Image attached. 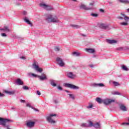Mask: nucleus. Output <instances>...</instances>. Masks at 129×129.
<instances>
[{
	"label": "nucleus",
	"mask_w": 129,
	"mask_h": 129,
	"mask_svg": "<svg viewBox=\"0 0 129 129\" xmlns=\"http://www.w3.org/2000/svg\"><path fill=\"white\" fill-rule=\"evenodd\" d=\"M70 26L72 27L73 29H79L80 28V26L76 25H71Z\"/></svg>",
	"instance_id": "nucleus-27"
},
{
	"label": "nucleus",
	"mask_w": 129,
	"mask_h": 129,
	"mask_svg": "<svg viewBox=\"0 0 129 129\" xmlns=\"http://www.w3.org/2000/svg\"><path fill=\"white\" fill-rule=\"evenodd\" d=\"M19 1H20L21 2H23V1H24V0H19Z\"/></svg>",
	"instance_id": "nucleus-57"
},
{
	"label": "nucleus",
	"mask_w": 129,
	"mask_h": 129,
	"mask_svg": "<svg viewBox=\"0 0 129 129\" xmlns=\"http://www.w3.org/2000/svg\"><path fill=\"white\" fill-rule=\"evenodd\" d=\"M45 21H46L47 23H59V19H58V17H57V16H54L53 17V15L51 14H47L46 15Z\"/></svg>",
	"instance_id": "nucleus-1"
},
{
	"label": "nucleus",
	"mask_w": 129,
	"mask_h": 129,
	"mask_svg": "<svg viewBox=\"0 0 129 129\" xmlns=\"http://www.w3.org/2000/svg\"><path fill=\"white\" fill-rule=\"evenodd\" d=\"M92 126H94L95 128H100V124L98 122L93 124L92 122Z\"/></svg>",
	"instance_id": "nucleus-22"
},
{
	"label": "nucleus",
	"mask_w": 129,
	"mask_h": 129,
	"mask_svg": "<svg viewBox=\"0 0 129 129\" xmlns=\"http://www.w3.org/2000/svg\"><path fill=\"white\" fill-rule=\"evenodd\" d=\"M5 96H6V95L0 92V97H5Z\"/></svg>",
	"instance_id": "nucleus-41"
},
{
	"label": "nucleus",
	"mask_w": 129,
	"mask_h": 129,
	"mask_svg": "<svg viewBox=\"0 0 129 129\" xmlns=\"http://www.w3.org/2000/svg\"><path fill=\"white\" fill-rule=\"evenodd\" d=\"M50 85H51L53 87H55V86H57V84H56V83H55V80H50Z\"/></svg>",
	"instance_id": "nucleus-24"
},
{
	"label": "nucleus",
	"mask_w": 129,
	"mask_h": 129,
	"mask_svg": "<svg viewBox=\"0 0 129 129\" xmlns=\"http://www.w3.org/2000/svg\"><path fill=\"white\" fill-rule=\"evenodd\" d=\"M90 67H91V68H92V67H93V64L90 65Z\"/></svg>",
	"instance_id": "nucleus-52"
},
{
	"label": "nucleus",
	"mask_w": 129,
	"mask_h": 129,
	"mask_svg": "<svg viewBox=\"0 0 129 129\" xmlns=\"http://www.w3.org/2000/svg\"><path fill=\"white\" fill-rule=\"evenodd\" d=\"M113 95H121V94L117 91H114L112 93Z\"/></svg>",
	"instance_id": "nucleus-30"
},
{
	"label": "nucleus",
	"mask_w": 129,
	"mask_h": 129,
	"mask_svg": "<svg viewBox=\"0 0 129 129\" xmlns=\"http://www.w3.org/2000/svg\"><path fill=\"white\" fill-rule=\"evenodd\" d=\"M23 89L24 90H28V89H29V87L27 86H24L23 87Z\"/></svg>",
	"instance_id": "nucleus-39"
},
{
	"label": "nucleus",
	"mask_w": 129,
	"mask_h": 129,
	"mask_svg": "<svg viewBox=\"0 0 129 129\" xmlns=\"http://www.w3.org/2000/svg\"><path fill=\"white\" fill-rule=\"evenodd\" d=\"M86 52H87L88 53H91V54L94 53V52H95V50H94V49L93 48H87L85 49Z\"/></svg>",
	"instance_id": "nucleus-20"
},
{
	"label": "nucleus",
	"mask_w": 129,
	"mask_h": 129,
	"mask_svg": "<svg viewBox=\"0 0 129 129\" xmlns=\"http://www.w3.org/2000/svg\"><path fill=\"white\" fill-rule=\"evenodd\" d=\"M99 28L103 30H108L109 29V24H106L104 23H101L99 25Z\"/></svg>",
	"instance_id": "nucleus-11"
},
{
	"label": "nucleus",
	"mask_w": 129,
	"mask_h": 129,
	"mask_svg": "<svg viewBox=\"0 0 129 129\" xmlns=\"http://www.w3.org/2000/svg\"><path fill=\"white\" fill-rule=\"evenodd\" d=\"M20 58L21 59H23V60H25V59H26V57H25V56H21V57H20Z\"/></svg>",
	"instance_id": "nucleus-49"
},
{
	"label": "nucleus",
	"mask_w": 129,
	"mask_h": 129,
	"mask_svg": "<svg viewBox=\"0 0 129 129\" xmlns=\"http://www.w3.org/2000/svg\"><path fill=\"white\" fill-rule=\"evenodd\" d=\"M92 107H93V105H92V103H89V105L88 106H87V108H88V109H90V108H92Z\"/></svg>",
	"instance_id": "nucleus-35"
},
{
	"label": "nucleus",
	"mask_w": 129,
	"mask_h": 129,
	"mask_svg": "<svg viewBox=\"0 0 129 129\" xmlns=\"http://www.w3.org/2000/svg\"><path fill=\"white\" fill-rule=\"evenodd\" d=\"M72 54L73 55V56H75L76 57H78V56L80 55V53L77 52H73L72 53Z\"/></svg>",
	"instance_id": "nucleus-29"
},
{
	"label": "nucleus",
	"mask_w": 129,
	"mask_h": 129,
	"mask_svg": "<svg viewBox=\"0 0 129 129\" xmlns=\"http://www.w3.org/2000/svg\"><path fill=\"white\" fill-rule=\"evenodd\" d=\"M116 51H124V50H128V47H117L115 49Z\"/></svg>",
	"instance_id": "nucleus-16"
},
{
	"label": "nucleus",
	"mask_w": 129,
	"mask_h": 129,
	"mask_svg": "<svg viewBox=\"0 0 129 129\" xmlns=\"http://www.w3.org/2000/svg\"><path fill=\"white\" fill-rule=\"evenodd\" d=\"M106 42L108 44H116V43H117V41L115 40H110V39H106Z\"/></svg>",
	"instance_id": "nucleus-18"
},
{
	"label": "nucleus",
	"mask_w": 129,
	"mask_h": 129,
	"mask_svg": "<svg viewBox=\"0 0 129 129\" xmlns=\"http://www.w3.org/2000/svg\"><path fill=\"white\" fill-rule=\"evenodd\" d=\"M116 19L117 20H123V17H122L121 16H118L116 17Z\"/></svg>",
	"instance_id": "nucleus-38"
},
{
	"label": "nucleus",
	"mask_w": 129,
	"mask_h": 129,
	"mask_svg": "<svg viewBox=\"0 0 129 129\" xmlns=\"http://www.w3.org/2000/svg\"><path fill=\"white\" fill-rule=\"evenodd\" d=\"M23 15H24V16H26V15L27 14V11H23Z\"/></svg>",
	"instance_id": "nucleus-48"
},
{
	"label": "nucleus",
	"mask_w": 129,
	"mask_h": 129,
	"mask_svg": "<svg viewBox=\"0 0 129 129\" xmlns=\"http://www.w3.org/2000/svg\"><path fill=\"white\" fill-rule=\"evenodd\" d=\"M64 91L66 92H67L68 93H69V91H68V90H64Z\"/></svg>",
	"instance_id": "nucleus-53"
},
{
	"label": "nucleus",
	"mask_w": 129,
	"mask_h": 129,
	"mask_svg": "<svg viewBox=\"0 0 129 129\" xmlns=\"http://www.w3.org/2000/svg\"><path fill=\"white\" fill-rule=\"evenodd\" d=\"M120 15H121V16H122V17H124V21H125V22H122L120 23V25L121 26H128V25L129 17L126 16L125 15V14H124L122 13H121Z\"/></svg>",
	"instance_id": "nucleus-4"
},
{
	"label": "nucleus",
	"mask_w": 129,
	"mask_h": 129,
	"mask_svg": "<svg viewBox=\"0 0 129 129\" xmlns=\"http://www.w3.org/2000/svg\"><path fill=\"white\" fill-rule=\"evenodd\" d=\"M57 89H58V90H60V91L63 90V89H62V88L60 86H57Z\"/></svg>",
	"instance_id": "nucleus-42"
},
{
	"label": "nucleus",
	"mask_w": 129,
	"mask_h": 129,
	"mask_svg": "<svg viewBox=\"0 0 129 129\" xmlns=\"http://www.w3.org/2000/svg\"><path fill=\"white\" fill-rule=\"evenodd\" d=\"M60 50V48L59 46H55L54 51H55V52H59Z\"/></svg>",
	"instance_id": "nucleus-33"
},
{
	"label": "nucleus",
	"mask_w": 129,
	"mask_h": 129,
	"mask_svg": "<svg viewBox=\"0 0 129 129\" xmlns=\"http://www.w3.org/2000/svg\"><path fill=\"white\" fill-rule=\"evenodd\" d=\"M2 37H8V35L6 33H1Z\"/></svg>",
	"instance_id": "nucleus-40"
},
{
	"label": "nucleus",
	"mask_w": 129,
	"mask_h": 129,
	"mask_svg": "<svg viewBox=\"0 0 129 129\" xmlns=\"http://www.w3.org/2000/svg\"><path fill=\"white\" fill-rule=\"evenodd\" d=\"M91 16L93 18H97V17H98V14L96 13H91Z\"/></svg>",
	"instance_id": "nucleus-32"
},
{
	"label": "nucleus",
	"mask_w": 129,
	"mask_h": 129,
	"mask_svg": "<svg viewBox=\"0 0 129 129\" xmlns=\"http://www.w3.org/2000/svg\"><path fill=\"white\" fill-rule=\"evenodd\" d=\"M37 77L39 78L41 81H44V80H47L48 78L45 74H42L41 76L37 75Z\"/></svg>",
	"instance_id": "nucleus-12"
},
{
	"label": "nucleus",
	"mask_w": 129,
	"mask_h": 129,
	"mask_svg": "<svg viewBox=\"0 0 129 129\" xmlns=\"http://www.w3.org/2000/svg\"><path fill=\"white\" fill-rule=\"evenodd\" d=\"M32 68L33 69H35L36 71L37 72H39L40 73H41V72H43V69L40 68L39 67V63L37 62L36 61H34L32 64Z\"/></svg>",
	"instance_id": "nucleus-3"
},
{
	"label": "nucleus",
	"mask_w": 129,
	"mask_h": 129,
	"mask_svg": "<svg viewBox=\"0 0 129 129\" xmlns=\"http://www.w3.org/2000/svg\"><path fill=\"white\" fill-rule=\"evenodd\" d=\"M56 114H50L49 116H47L46 119L48 122H49V123H55L56 121L52 119V117L56 116Z\"/></svg>",
	"instance_id": "nucleus-6"
},
{
	"label": "nucleus",
	"mask_w": 129,
	"mask_h": 129,
	"mask_svg": "<svg viewBox=\"0 0 129 129\" xmlns=\"http://www.w3.org/2000/svg\"><path fill=\"white\" fill-rule=\"evenodd\" d=\"M122 69L123 70H124V71H129V69L127 68L126 67V66H123L122 67Z\"/></svg>",
	"instance_id": "nucleus-31"
},
{
	"label": "nucleus",
	"mask_w": 129,
	"mask_h": 129,
	"mask_svg": "<svg viewBox=\"0 0 129 129\" xmlns=\"http://www.w3.org/2000/svg\"><path fill=\"white\" fill-rule=\"evenodd\" d=\"M69 95L70 98H72V99H75V97L74 96L73 94H69Z\"/></svg>",
	"instance_id": "nucleus-37"
},
{
	"label": "nucleus",
	"mask_w": 129,
	"mask_h": 129,
	"mask_svg": "<svg viewBox=\"0 0 129 129\" xmlns=\"http://www.w3.org/2000/svg\"><path fill=\"white\" fill-rule=\"evenodd\" d=\"M16 83L17 85H24V82H23L21 79L16 80Z\"/></svg>",
	"instance_id": "nucleus-17"
},
{
	"label": "nucleus",
	"mask_w": 129,
	"mask_h": 129,
	"mask_svg": "<svg viewBox=\"0 0 129 129\" xmlns=\"http://www.w3.org/2000/svg\"><path fill=\"white\" fill-rule=\"evenodd\" d=\"M119 108L121 110H122V111H126V110H127L126 107H125L123 104L120 105Z\"/></svg>",
	"instance_id": "nucleus-21"
},
{
	"label": "nucleus",
	"mask_w": 129,
	"mask_h": 129,
	"mask_svg": "<svg viewBox=\"0 0 129 129\" xmlns=\"http://www.w3.org/2000/svg\"><path fill=\"white\" fill-rule=\"evenodd\" d=\"M81 126H83V127H92V121H89L88 123H82L81 125Z\"/></svg>",
	"instance_id": "nucleus-13"
},
{
	"label": "nucleus",
	"mask_w": 129,
	"mask_h": 129,
	"mask_svg": "<svg viewBox=\"0 0 129 129\" xmlns=\"http://www.w3.org/2000/svg\"><path fill=\"white\" fill-rule=\"evenodd\" d=\"M96 101H97V102H98L99 103H101V102H102V100L100 98H97L96 99Z\"/></svg>",
	"instance_id": "nucleus-34"
},
{
	"label": "nucleus",
	"mask_w": 129,
	"mask_h": 129,
	"mask_svg": "<svg viewBox=\"0 0 129 129\" xmlns=\"http://www.w3.org/2000/svg\"><path fill=\"white\" fill-rule=\"evenodd\" d=\"M11 109H16V108H15V107H12V108H11Z\"/></svg>",
	"instance_id": "nucleus-55"
},
{
	"label": "nucleus",
	"mask_w": 129,
	"mask_h": 129,
	"mask_svg": "<svg viewBox=\"0 0 129 129\" xmlns=\"http://www.w3.org/2000/svg\"><path fill=\"white\" fill-rule=\"evenodd\" d=\"M39 6L41 8H42V9L46 10V11H53V10H54V8H53V7L48 6L44 3H40Z\"/></svg>",
	"instance_id": "nucleus-5"
},
{
	"label": "nucleus",
	"mask_w": 129,
	"mask_h": 129,
	"mask_svg": "<svg viewBox=\"0 0 129 129\" xmlns=\"http://www.w3.org/2000/svg\"><path fill=\"white\" fill-rule=\"evenodd\" d=\"M115 102V99H105L103 100V102L105 105H108V104H110V103H112V102Z\"/></svg>",
	"instance_id": "nucleus-9"
},
{
	"label": "nucleus",
	"mask_w": 129,
	"mask_h": 129,
	"mask_svg": "<svg viewBox=\"0 0 129 129\" xmlns=\"http://www.w3.org/2000/svg\"><path fill=\"white\" fill-rule=\"evenodd\" d=\"M4 92L7 94H9V95H14V94L16 93V91L14 90V91H9L7 90H5Z\"/></svg>",
	"instance_id": "nucleus-19"
},
{
	"label": "nucleus",
	"mask_w": 129,
	"mask_h": 129,
	"mask_svg": "<svg viewBox=\"0 0 129 129\" xmlns=\"http://www.w3.org/2000/svg\"><path fill=\"white\" fill-rule=\"evenodd\" d=\"M111 82H112V83H113V84H114V86H118V85H119V84L115 81H110L109 82V83H111Z\"/></svg>",
	"instance_id": "nucleus-28"
},
{
	"label": "nucleus",
	"mask_w": 129,
	"mask_h": 129,
	"mask_svg": "<svg viewBox=\"0 0 129 129\" xmlns=\"http://www.w3.org/2000/svg\"><path fill=\"white\" fill-rule=\"evenodd\" d=\"M66 75L68 78H70V79H75V78H76V75H74L73 73L71 72H67Z\"/></svg>",
	"instance_id": "nucleus-10"
},
{
	"label": "nucleus",
	"mask_w": 129,
	"mask_h": 129,
	"mask_svg": "<svg viewBox=\"0 0 129 129\" xmlns=\"http://www.w3.org/2000/svg\"><path fill=\"white\" fill-rule=\"evenodd\" d=\"M20 102H21L22 103H25V102H26V101L25 100L21 99Z\"/></svg>",
	"instance_id": "nucleus-46"
},
{
	"label": "nucleus",
	"mask_w": 129,
	"mask_h": 129,
	"mask_svg": "<svg viewBox=\"0 0 129 129\" xmlns=\"http://www.w3.org/2000/svg\"><path fill=\"white\" fill-rule=\"evenodd\" d=\"M35 123H36V122L34 121H28L27 122L26 125L28 127H33L35 125Z\"/></svg>",
	"instance_id": "nucleus-15"
},
{
	"label": "nucleus",
	"mask_w": 129,
	"mask_h": 129,
	"mask_svg": "<svg viewBox=\"0 0 129 129\" xmlns=\"http://www.w3.org/2000/svg\"><path fill=\"white\" fill-rule=\"evenodd\" d=\"M36 94H37V95H41V92H40L39 91H37Z\"/></svg>",
	"instance_id": "nucleus-47"
},
{
	"label": "nucleus",
	"mask_w": 129,
	"mask_h": 129,
	"mask_svg": "<svg viewBox=\"0 0 129 129\" xmlns=\"http://www.w3.org/2000/svg\"><path fill=\"white\" fill-rule=\"evenodd\" d=\"M73 2H77V0H72Z\"/></svg>",
	"instance_id": "nucleus-56"
},
{
	"label": "nucleus",
	"mask_w": 129,
	"mask_h": 129,
	"mask_svg": "<svg viewBox=\"0 0 129 129\" xmlns=\"http://www.w3.org/2000/svg\"><path fill=\"white\" fill-rule=\"evenodd\" d=\"M126 11H127V13H129V8H128V9H126Z\"/></svg>",
	"instance_id": "nucleus-54"
},
{
	"label": "nucleus",
	"mask_w": 129,
	"mask_h": 129,
	"mask_svg": "<svg viewBox=\"0 0 129 129\" xmlns=\"http://www.w3.org/2000/svg\"><path fill=\"white\" fill-rule=\"evenodd\" d=\"M21 4L18 2H16V6H21Z\"/></svg>",
	"instance_id": "nucleus-44"
},
{
	"label": "nucleus",
	"mask_w": 129,
	"mask_h": 129,
	"mask_svg": "<svg viewBox=\"0 0 129 129\" xmlns=\"http://www.w3.org/2000/svg\"><path fill=\"white\" fill-rule=\"evenodd\" d=\"M64 86H66V87H68V88H71V89H75L76 90L80 88L78 86H75L73 84H68V83L65 84Z\"/></svg>",
	"instance_id": "nucleus-8"
},
{
	"label": "nucleus",
	"mask_w": 129,
	"mask_h": 129,
	"mask_svg": "<svg viewBox=\"0 0 129 129\" xmlns=\"http://www.w3.org/2000/svg\"><path fill=\"white\" fill-rule=\"evenodd\" d=\"M100 12H101V13H104V10H103V9H100Z\"/></svg>",
	"instance_id": "nucleus-51"
},
{
	"label": "nucleus",
	"mask_w": 129,
	"mask_h": 129,
	"mask_svg": "<svg viewBox=\"0 0 129 129\" xmlns=\"http://www.w3.org/2000/svg\"><path fill=\"white\" fill-rule=\"evenodd\" d=\"M81 36H82V37H86V35L83 34H81Z\"/></svg>",
	"instance_id": "nucleus-50"
},
{
	"label": "nucleus",
	"mask_w": 129,
	"mask_h": 129,
	"mask_svg": "<svg viewBox=\"0 0 129 129\" xmlns=\"http://www.w3.org/2000/svg\"><path fill=\"white\" fill-rule=\"evenodd\" d=\"M56 61L59 67H64L65 66V62L63 61V59L61 57H57Z\"/></svg>",
	"instance_id": "nucleus-7"
},
{
	"label": "nucleus",
	"mask_w": 129,
	"mask_h": 129,
	"mask_svg": "<svg viewBox=\"0 0 129 129\" xmlns=\"http://www.w3.org/2000/svg\"><path fill=\"white\" fill-rule=\"evenodd\" d=\"M128 122H129V118H128Z\"/></svg>",
	"instance_id": "nucleus-58"
},
{
	"label": "nucleus",
	"mask_w": 129,
	"mask_h": 129,
	"mask_svg": "<svg viewBox=\"0 0 129 129\" xmlns=\"http://www.w3.org/2000/svg\"><path fill=\"white\" fill-rule=\"evenodd\" d=\"M24 22H25V23H26V24H28V25H29V26H30V27H33V23H32V22H31V21H30V20H29V18H28V17H25L23 19Z\"/></svg>",
	"instance_id": "nucleus-14"
},
{
	"label": "nucleus",
	"mask_w": 129,
	"mask_h": 129,
	"mask_svg": "<svg viewBox=\"0 0 129 129\" xmlns=\"http://www.w3.org/2000/svg\"><path fill=\"white\" fill-rule=\"evenodd\" d=\"M120 3H124L125 4H128L127 0H119Z\"/></svg>",
	"instance_id": "nucleus-36"
},
{
	"label": "nucleus",
	"mask_w": 129,
	"mask_h": 129,
	"mask_svg": "<svg viewBox=\"0 0 129 129\" xmlns=\"http://www.w3.org/2000/svg\"><path fill=\"white\" fill-rule=\"evenodd\" d=\"M26 106L27 107H30V108H32V109H34V110H35V111H39V110H38L37 109H36V108H34L33 106H31L30 104L27 103L26 104Z\"/></svg>",
	"instance_id": "nucleus-26"
},
{
	"label": "nucleus",
	"mask_w": 129,
	"mask_h": 129,
	"mask_svg": "<svg viewBox=\"0 0 129 129\" xmlns=\"http://www.w3.org/2000/svg\"><path fill=\"white\" fill-rule=\"evenodd\" d=\"M89 7L86 6V5L81 3V5L80 6V9H82L83 10H85V11H89L90 10H93L94 9V7H93V6H94V3H90L89 4Z\"/></svg>",
	"instance_id": "nucleus-2"
},
{
	"label": "nucleus",
	"mask_w": 129,
	"mask_h": 129,
	"mask_svg": "<svg viewBox=\"0 0 129 129\" xmlns=\"http://www.w3.org/2000/svg\"><path fill=\"white\" fill-rule=\"evenodd\" d=\"M109 4H111V3L109 2Z\"/></svg>",
	"instance_id": "nucleus-59"
},
{
	"label": "nucleus",
	"mask_w": 129,
	"mask_h": 129,
	"mask_svg": "<svg viewBox=\"0 0 129 129\" xmlns=\"http://www.w3.org/2000/svg\"><path fill=\"white\" fill-rule=\"evenodd\" d=\"M122 124L123 125H129V122H124V123H122Z\"/></svg>",
	"instance_id": "nucleus-43"
},
{
	"label": "nucleus",
	"mask_w": 129,
	"mask_h": 129,
	"mask_svg": "<svg viewBox=\"0 0 129 129\" xmlns=\"http://www.w3.org/2000/svg\"><path fill=\"white\" fill-rule=\"evenodd\" d=\"M13 37L14 39H19L20 38L19 36H16V35H14Z\"/></svg>",
	"instance_id": "nucleus-45"
},
{
	"label": "nucleus",
	"mask_w": 129,
	"mask_h": 129,
	"mask_svg": "<svg viewBox=\"0 0 129 129\" xmlns=\"http://www.w3.org/2000/svg\"><path fill=\"white\" fill-rule=\"evenodd\" d=\"M28 77H32L33 76V77H37V75L35 74H33L32 73H28L27 74Z\"/></svg>",
	"instance_id": "nucleus-25"
},
{
	"label": "nucleus",
	"mask_w": 129,
	"mask_h": 129,
	"mask_svg": "<svg viewBox=\"0 0 129 129\" xmlns=\"http://www.w3.org/2000/svg\"><path fill=\"white\" fill-rule=\"evenodd\" d=\"M93 85L94 87H103V86H104V85L102 83L94 84Z\"/></svg>",
	"instance_id": "nucleus-23"
}]
</instances>
